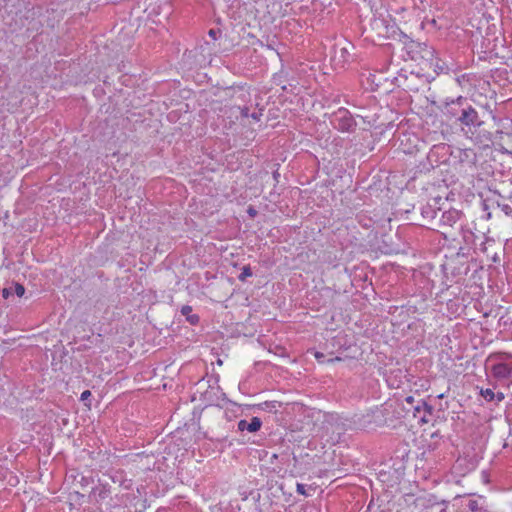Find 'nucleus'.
I'll return each mask as SVG.
<instances>
[{"mask_svg":"<svg viewBox=\"0 0 512 512\" xmlns=\"http://www.w3.org/2000/svg\"><path fill=\"white\" fill-rule=\"evenodd\" d=\"M406 401H407V402H409V403H411V402L413 401V397H411V396L407 397V398H406Z\"/></svg>","mask_w":512,"mask_h":512,"instance_id":"a211bd4d","label":"nucleus"},{"mask_svg":"<svg viewBox=\"0 0 512 512\" xmlns=\"http://www.w3.org/2000/svg\"><path fill=\"white\" fill-rule=\"evenodd\" d=\"M251 116H252L255 120H258V116H257L255 113H253Z\"/></svg>","mask_w":512,"mask_h":512,"instance_id":"aec40b11","label":"nucleus"},{"mask_svg":"<svg viewBox=\"0 0 512 512\" xmlns=\"http://www.w3.org/2000/svg\"><path fill=\"white\" fill-rule=\"evenodd\" d=\"M209 35L212 36V37H215V31L214 30H210L209 31Z\"/></svg>","mask_w":512,"mask_h":512,"instance_id":"dca6fc26","label":"nucleus"},{"mask_svg":"<svg viewBox=\"0 0 512 512\" xmlns=\"http://www.w3.org/2000/svg\"><path fill=\"white\" fill-rule=\"evenodd\" d=\"M480 394L487 401L495 400V393L492 389H481Z\"/></svg>","mask_w":512,"mask_h":512,"instance_id":"423d86ee","label":"nucleus"},{"mask_svg":"<svg viewBox=\"0 0 512 512\" xmlns=\"http://www.w3.org/2000/svg\"><path fill=\"white\" fill-rule=\"evenodd\" d=\"M255 213H256V212H255L253 209H249V214H250V215L254 216V215H255Z\"/></svg>","mask_w":512,"mask_h":512,"instance_id":"6ab92c4d","label":"nucleus"},{"mask_svg":"<svg viewBox=\"0 0 512 512\" xmlns=\"http://www.w3.org/2000/svg\"><path fill=\"white\" fill-rule=\"evenodd\" d=\"M261 425H262V422H261L260 418L253 417L250 422H248L247 420H244V419L240 420L237 424V427H238V430L241 432L248 431L250 433H254V432H257L261 428Z\"/></svg>","mask_w":512,"mask_h":512,"instance_id":"7ed1b4c3","label":"nucleus"},{"mask_svg":"<svg viewBox=\"0 0 512 512\" xmlns=\"http://www.w3.org/2000/svg\"><path fill=\"white\" fill-rule=\"evenodd\" d=\"M459 120L463 125H466V126H480L481 125V121L479 120L478 113L472 107L464 109L462 111V114H461Z\"/></svg>","mask_w":512,"mask_h":512,"instance_id":"f03ea898","label":"nucleus"},{"mask_svg":"<svg viewBox=\"0 0 512 512\" xmlns=\"http://www.w3.org/2000/svg\"><path fill=\"white\" fill-rule=\"evenodd\" d=\"M241 113H242V115H243L244 117H248V109H247V108L242 109V112H241Z\"/></svg>","mask_w":512,"mask_h":512,"instance_id":"4468645a","label":"nucleus"},{"mask_svg":"<svg viewBox=\"0 0 512 512\" xmlns=\"http://www.w3.org/2000/svg\"><path fill=\"white\" fill-rule=\"evenodd\" d=\"M296 491L304 496H310V494L306 490V486L304 484L298 483L296 486Z\"/></svg>","mask_w":512,"mask_h":512,"instance_id":"6e6552de","label":"nucleus"},{"mask_svg":"<svg viewBox=\"0 0 512 512\" xmlns=\"http://www.w3.org/2000/svg\"><path fill=\"white\" fill-rule=\"evenodd\" d=\"M504 399V394L502 392L495 393V400L497 402H501Z\"/></svg>","mask_w":512,"mask_h":512,"instance_id":"9b49d317","label":"nucleus"},{"mask_svg":"<svg viewBox=\"0 0 512 512\" xmlns=\"http://www.w3.org/2000/svg\"><path fill=\"white\" fill-rule=\"evenodd\" d=\"M339 360H340V358H339V357H336V358H333V359H329L328 361H329V362H334V361H339Z\"/></svg>","mask_w":512,"mask_h":512,"instance_id":"2eb2a0df","label":"nucleus"},{"mask_svg":"<svg viewBox=\"0 0 512 512\" xmlns=\"http://www.w3.org/2000/svg\"><path fill=\"white\" fill-rule=\"evenodd\" d=\"M191 312H192L191 306L185 305L181 308L182 315L186 316V318L190 324L195 325L198 323L199 317L195 314H191Z\"/></svg>","mask_w":512,"mask_h":512,"instance_id":"20e7f679","label":"nucleus"},{"mask_svg":"<svg viewBox=\"0 0 512 512\" xmlns=\"http://www.w3.org/2000/svg\"><path fill=\"white\" fill-rule=\"evenodd\" d=\"M2 294L4 298H8V296L10 295V290L8 288H4Z\"/></svg>","mask_w":512,"mask_h":512,"instance_id":"ddd939ff","label":"nucleus"},{"mask_svg":"<svg viewBox=\"0 0 512 512\" xmlns=\"http://www.w3.org/2000/svg\"><path fill=\"white\" fill-rule=\"evenodd\" d=\"M251 276H252L251 268L249 266H244L242 268V272L239 275V280L245 281L246 278L251 277Z\"/></svg>","mask_w":512,"mask_h":512,"instance_id":"0eeeda50","label":"nucleus"},{"mask_svg":"<svg viewBox=\"0 0 512 512\" xmlns=\"http://www.w3.org/2000/svg\"><path fill=\"white\" fill-rule=\"evenodd\" d=\"M15 293L18 297H22L25 293V288L21 284H15Z\"/></svg>","mask_w":512,"mask_h":512,"instance_id":"1a4fd4ad","label":"nucleus"},{"mask_svg":"<svg viewBox=\"0 0 512 512\" xmlns=\"http://www.w3.org/2000/svg\"><path fill=\"white\" fill-rule=\"evenodd\" d=\"M492 375L498 380H508L512 378V358L507 361L495 363L492 368Z\"/></svg>","mask_w":512,"mask_h":512,"instance_id":"f257e3e1","label":"nucleus"},{"mask_svg":"<svg viewBox=\"0 0 512 512\" xmlns=\"http://www.w3.org/2000/svg\"><path fill=\"white\" fill-rule=\"evenodd\" d=\"M90 396L91 392L89 390H85L84 392H82L80 399L81 401H86Z\"/></svg>","mask_w":512,"mask_h":512,"instance_id":"9d476101","label":"nucleus"},{"mask_svg":"<svg viewBox=\"0 0 512 512\" xmlns=\"http://www.w3.org/2000/svg\"><path fill=\"white\" fill-rule=\"evenodd\" d=\"M460 217V214L457 211H448L445 212L442 216V220L444 222H448L450 224L455 223Z\"/></svg>","mask_w":512,"mask_h":512,"instance_id":"39448f33","label":"nucleus"},{"mask_svg":"<svg viewBox=\"0 0 512 512\" xmlns=\"http://www.w3.org/2000/svg\"><path fill=\"white\" fill-rule=\"evenodd\" d=\"M340 52H341L342 56H344V53H346V52H347V50H346L345 48H341V49H340Z\"/></svg>","mask_w":512,"mask_h":512,"instance_id":"f3484780","label":"nucleus"},{"mask_svg":"<svg viewBox=\"0 0 512 512\" xmlns=\"http://www.w3.org/2000/svg\"><path fill=\"white\" fill-rule=\"evenodd\" d=\"M314 355H315V358H316L319 362H323V359H324V354H323V353L316 352Z\"/></svg>","mask_w":512,"mask_h":512,"instance_id":"f8f14e48","label":"nucleus"}]
</instances>
